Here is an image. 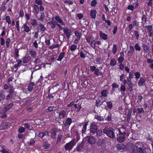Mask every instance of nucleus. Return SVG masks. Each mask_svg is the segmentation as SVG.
Here are the masks:
<instances>
[{
  "label": "nucleus",
  "instance_id": "obj_1",
  "mask_svg": "<svg viewBox=\"0 0 153 153\" xmlns=\"http://www.w3.org/2000/svg\"><path fill=\"white\" fill-rule=\"evenodd\" d=\"M103 132L110 138L113 139L115 138L114 129L111 127H105L103 129Z\"/></svg>",
  "mask_w": 153,
  "mask_h": 153
},
{
  "label": "nucleus",
  "instance_id": "obj_2",
  "mask_svg": "<svg viewBox=\"0 0 153 153\" xmlns=\"http://www.w3.org/2000/svg\"><path fill=\"white\" fill-rule=\"evenodd\" d=\"M126 149L130 153H137L136 150L135 146L131 143H129L126 145Z\"/></svg>",
  "mask_w": 153,
  "mask_h": 153
},
{
  "label": "nucleus",
  "instance_id": "obj_3",
  "mask_svg": "<svg viewBox=\"0 0 153 153\" xmlns=\"http://www.w3.org/2000/svg\"><path fill=\"white\" fill-rule=\"evenodd\" d=\"M76 143L73 140L69 143H67L65 146L64 148L66 150L70 151L72 148L75 145Z\"/></svg>",
  "mask_w": 153,
  "mask_h": 153
},
{
  "label": "nucleus",
  "instance_id": "obj_4",
  "mask_svg": "<svg viewBox=\"0 0 153 153\" xmlns=\"http://www.w3.org/2000/svg\"><path fill=\"white\" fill-rule=\"evenodd\" d=\"M13 103H11L8 105H6L0 111V113L1 114H4L7 111L10 109L13 106Z\"/></svg>",
  "mask_w": 153,
  "mask_h": 153
},
{
  "label": "nucleus",
  "instance_id": "obj_5",
  "mask_svg": "<svg viewBox=\"0 0 153 153\" xmlns=\"http://www.w3.org/2000/svg\"><path fill=\"white\" fill-rule=\"evenodd\" d=\"M88 143L91 144H94L96 143L94 137L92 136H88L85 137Z\"/></svg>",
  "mask_w": 153,
  "mask_h": 153
},
{
  "label": "nucleus",
  "instance_id": "obj_6",
  "mask_svg": "<svg viewBox=\"0 0 153 153\" xmlns=\"http://www.w3.org/2000/svg\"><path fill=\"white\" fill-rule=\"evenodd\" d=\"M135 146L136 147L137 152H138L140 150H141L143 148V146L141 142H137L135 143Z\"/></svg>",
  "mask_w": 153,
  "mask_h": 153
},
{
  "label": "nucleus",
  "instance_id": "obj_7",
  "mask_svg": "<svg viewBox=\"0 0 153 153\" xmlns=\"http://www.w3.org/2000/svg\"><path fill=\"white\" fill-rule=\"evenodd\" d=\"M97 125L93 123H92L91 125L90 131L93 133H95L97 131Z\"/></svg>",
  "mask_w": 153,
  "mask_h": 153
},
{
  "label": "nucleus",
  "instance_id": "obj_8",
  "mask_svg": "<svg viewBox=\"0 0 153 153\" xmlns=\"http://www.w3.org/2000/svg\"><path fill=\"white\" fill-rule=\"evenodd\" d=\"M64 33L66 34V36L68 39L69 38L70 35H71V32L70 30L67 28H63Z\"/></svg>",
  "mask_w": 153,
  "mask_h": 153
},
{
  "label": "nucleus",
  "instance_id": "obj_9",
  "mask_svg": "<svg viewBox=\"0 0 153 153\" xmlns=\"http://www.w3.org/2000/svg\"><path fill=\"white\" fill-rule=\"evenodd\" d=\"M127 80L128 81L127 84L128 85L127 88V89L130 91H132L133 84L131 83V80L128 79Z\"/></svg>",
  "mask_w": 153,
  "mask_h": 153
},
{
  "label": "nucleus",
  "instance_id": "obj_10",
  "mask_svg": "<svg viewBox=\"0 0 153 153\" xmlns=\"http://www.w3.org/2000/svg\"><path fill=\"white\" fill-rule=\"evenodd\" d=\"M9 126V125L8 123H3L0 126V129L2 130L6 129Z\"/></svg>",
  "mask_w": 153,
  "mask_h": 153
},
{
  "label": "nucleus",
  "instance_id": "obj_11",
  "mask_svg": "<svg viewBox=\"0 0 153 153\" xmlns=\"http://www.w3.org/2000/svg\"><path fill=\"white\" fill-rule=\"evenodd\" d=\"M66 112L67 111L64 110H62L60 111L59 113V118L61 119L64 118Z\"/></svg>",
  "mask_w": 153,
  "mask_h": 153
},
{
  "label": "nucleus",
  "instance_id": "obj_12",
  "mask_svg": "<svg viewBox=\"0 0 153 153\" xmlns=\"http://www.w3.org/2000/svg\"><path fill=\"white\" fill-rule=\"evenodd\" d=\"M116 147L118 150H122L126 149V146L123 144H117L116 145Z\"/></svg>",
  "mask_w": 153,
  "mask_h": 153
},
{
  "label": "nucleus",
  "instance_id": "obj_13",
  "mask_svg": "<svg viewBox=\"0 0 153 153\" xmlns=\"http://www.w3.org/2000/svg\"><path fill=\"white\" fill-rule=\"evenodd\" d=\"M146 81V79L143 77H141L138 83V85L139 86H141L143 85Z\"/></svg>",
  "mask_w": 153,
  "mask_h": 153
},
{
  "label": "nucleus",
  "instance_id": "obj_14",
  "mask_svg": "<svg viewBox=\"0 0 153 153\" xmlns=\"http://www.w3.org/2000/svg\"><path fill=\"white\" fill-rule=\"evenodd\" d=\"M125 135H123L122 136H120L118 137L117 139V140L119 143H122L125 140Z\"/></svg>",
  "mask_w": 153,
  "mask_h": 153
},
{
  "label": "nucleus",
  "instance_id": "obj_15",
  "mask_svg": "<svg viewBox=\"0 0 153 153\" xmlns=\"http://www.w3.org/2000/svg\"><path fill=\"white\" fill-rule=\"evenodd\" d=\"M72 123V120L71 118H68L67 119L66 122L64 123V125L65 126H68L71 125Z\"/></svg>",
  "mask_w": 153,
  "mask_h": 153
},
{
  "label": "nucleus",
  "instance_id": "obj_16",
  "mask_svg": "<svg viewBox=\"0 0 153 153\" xmlns=\"http://www.w3.org/2000/svg\"><path fill=\"white\" fill-rule=\"evenodd\" d=\"M22 27L24 28V30L26 32H28L30 30L29 27L27 25L26 23H25L22 26Z\"/></svg>",
  "mask_w": 153,
  "mask_h": 153
},
{
  "label": "nucleus",
  "instance_id": "obj_17",
  "mask_svg": "<svg viewBox=\"0 0 153 153\" xmlns=\"http://www.w3.org/2000/svg\"><path fill=\"white\" fill-rule=\"evenodd\" d=\"M149 150L147 148H143L141 150H140L138 152V153H149Z\"/></svg>",
  "mask_w": 153,
  "mask_h": 153
},
{
  "label": "nucleus",
  "instance_id": "obj_18",
  "mask_svg": "<svg viewBox=\"0 0 153 153\" xmlns=\"http://www.w3.org/2000/svg\"><path fill=\"white\" fill-rule=\"evenodd\" d=\"M39 25V26L37 28L39 30H40L41 31H44L46 30L45 27L43 24H40Z\"/></svg>",
  "mask_w": 153,
  "mask_h": 153
},
{
  "label": "nucleus",
  "instance_id": "obj_19",
  "mask_svg": "<svg viewBox=\"0 0 153 153\" xmlns=\"http://www.w3.org/2000/svg\"><path fill=\"white\" fill-rule=\"evenodd\" d=\"M34 84L33 82H30L29 85V86L27 88L28 90L29 91H32L33 88V87L34 85Z\"/></svg>",
  "mask_w": 153,
  "mask_h": 153
},
{
  "label": "nucleus",
  "instance_id": "obj_20",
  "mask_svg": "<svg viewBox=\"0 0 153 153\" xmlns=\"http://www.w3.org/2000/svg\"><path fill=\"white\" fill-rule=\"evenodd\" d=\"M55 19L58 22L60 23L62 25H65V24L63 23L62 20L58 16H56L55 17Z\"/></svg>",
  "mask_w": 153,
  "mask_h": 153
},
{
  "label": "nucleus",
  "instance_id": "obj_21",
  "mask_svg": "<svg viewBox=\"0 0 153 153\" xmlns=\"http://www.w3.org/2000/svg\"><path fill=\"white\" fill-rule=\"evenodd\" d=\"M96 11L94 10H92L90 13V16L92 18H95L96 16Z\"/></svg>",
  "mask_w": 153,
  "mask_h": 153
},
{
  "label": "nucleus",
  "instance_id": "obj_22",
  "mask_svg": "<svg viewBox=\"0 0 153 153\" xmlns=\"http://www.w3.org/2000/svg\"><path fill=\"white\" fill-rule=\"evenodd\" d=\"M100 37L103 39H106L107 38V35L104 33H102L101 32H100Z\"/></svg>",
  "mask_w": 153,
  "mask_h": 153
},
{
  "label": "nucleus",
  "instance_id": "obj_23",
  "mask_svg": "<svg viewBox=\"0 0 153 153\" xmlns=\"http://www.w3.org/2000/svg\"><path fill=\"white\" fill-rule=\"evenodd\" d=\"M9 88L10 94L11 95V97H13L14 95V89L12 87H11V86Z\"/></svg>",
  "mask_w": 153,
  "mask_h": 153
},
{
  "label": "nucleus",
  "instance_id": "obj_24",
  "mask_svg": "<svg viewBox=\"0 0 153 153\" xmlns=\"http://www.w3.org/2000/svg\"><path fill=\"white\" fill-rule=\"evenodd\" d=\"M94 74L97 76H99V75L102 76L103 73L100 72L99 69L97 68L95 71Z\"/></svg>",
  "mask_w": 153,
  "mask_h": 153
},
{
  "label": "nucleus",
  "instance_id": "obj_25",
  "mask_svg": "<svg viewBox=\"0 0 153 153\" xmlns=\"http://www.w3.org/2000/svg\"><path fill=\"white\" fill-rule=\"evenodd\" d=\"M103 102L101 101L100 100H97L96 102V105L97 107H99L102 104Z\"/></svg>",
  "mask_w": 153,
  "mask_h": 153
},
{
  "label": "nucleus",
  "instance_id": "obj_26",
  "mask_svg": "<svg viewBox=\"0 0 153 153\" xmlns=\"http://www.w3.org/2000/svg\"><path fill=\"white\" fill-rule=\"evenodd\" d=\"M30 57H29L25 56L22 59L23 62L25 63L28 62L30 60Z\"/></svg>",
  "mask_w": 153,
  "mask_h": 153
},
{
  "label": "nucleus",
  "instance_id": "obj_27",
  "mask_svg": "<svg viewBox=\"0 0 153 153\" xmlns=\"http://www.w3.org/2000/svg\"><path fill=\"white\" fill-rule=\"evenodd\" d=\"M56 109V107L53 106H50L46 109V110L50 112L52 111L53 110H55Z\"/></svg>",
  "mask_w": 153,
  "mask_h": 153
},
{
  "label": "nucleus",
  "instance_id": "obj_28",
  "mask_svg": "<svg viewBox=\"0 0 153 153\" xmlns=\"http://www.w3.org/2000/svg\"><path fill=\"white\" fill-rule=\"evenodd\" d=\"M16 61L18 62L17 63L15 64L14 65V68H17L19 64H21L22 62V60H21L17 59Z\"/></svg>",
  "mask_w": 153,
  "mask_h": 153
},
{
  "label": "nucleus",
  "instance_id": "obj_29",
  "mask_svg": "<svg viewBox=\"0 0 153 153\" xmlns=\"http://www.w3.org/2000/svg\"><path fill=\"white\" fill-rule=\"evenodd\" d=\"M64 55L65 53H60L58 58L57 59V60L58 61H61L64 56Z\"/></svg>",
  "mask_w": 153,
  "mask_h": 153
},
{
  "label": "nucleus",
  "instance_id": "obj_30",
  "mask_svg": "<svg viewBox=\"0 0 153 153\" xmlns=\"http://www.w3.org/2000/svg\"><path fill=\"white\" fill-rule=\"evenodd\" d=\"M31 24L34 27H36L37 25V22L35 19H32L31 20Z\"/></svg>",
  "mask_w": 153,
  "mask_h": 153
},
{
  "label": "nucleus",
  "instance_id": "obj_31",
  "mask_svg": "<svg viewBox=\"0 0 153 153\" xmlns=\"http://www.w3.org/2000/svg\"><path fill=\"white\" fill-rule=\"evenodd\" d=\"M142 47L143 50L146 52L148 53L149 52V48L148 46L145 45H143Z\"/></svg>",
  "mask_w": 153,
  "mask_h": 153
},
{
  "label": "nucleus",
  "instance_id": "obj_32",
  "mask_svg": "<svg viewBox=\"0 0 153 153\" xmlns=\"http://www.w3.org/2000/svg\"><path fill=\"white\" fill-rule=\"evenodd\" d=\"M45 14L43 12L41 13V16L40 18H38V19L41 21H42L45 18Z\"/></svg>",
  "mask_w": 153,
  "mask_h": 153
},
{
  "label": "nucleus",
  "instance_id": "obj_33",
  "mask_svg": "<svg viewBox=\"0 0 153 153\" xmlns=\"http://www.w3.org/2000/svg\"><path fill=\"white\" fill-rule=\"evenodd\" d=\"M74 107L76 108H78L77 110V112H79L81 108H82V107L81 106V105L80 104H78V106L77 105V104H74Z\"/></svg>",
  "mask_w": 153,
  "mask_h": 153
},
{
  "label": "nucleus",
  "instance_id": "obj_34",
  "mask_svg": "<svg viewBox=\"0 0 153 153\" xmlns=\"http://www.w3.org/2000/svg\"><path fill=\"white\" fill-rule=\"evenodd\" d=\"M116 63V62L114 59H112L111 61L110 64L112 66H114Z\"/></svg>",
  "mask_w": 153,
  "mask_h": 153
},
{
  "label": "nucleus",
  "instance_id": "obj_35",
  "mask_svg": "<svg viewBox=\"0 0 153 153\" xmlns=\"http://www.w3.org/2000/svg\"><path fill=\"white\" fill-rule=\"evenodd\" d=\"M152 25H147L145 26V27L146 28L148 31H152V29L153 28Z\"/></svg>",
  "mask_w": 153,
  "mask_h": 153
},
{
  "label": "nucleus",
  "instance_id": "obj_36",
  "mask_svg": "<svg viewBox=\"0 0 153 153\" xmlns=\"http://www.w3.org/2000/svg\"><path fill=\"white\" fill-rule=\"evenodd\" d=\"M34 8L35 10V13L37 14L39 11V9L36 5H34Z\"/></svg>",
  "mask_w": 153,
  "mask_h": 153
},
{
  "label": "nucleus",
  "instance_id": "obj_37",
  "mask_svg": "<svg viewBox=\"0 0 153 153\" xmlns=\"http://www.w3.org/2000/svg\"><path fill=\"white\" fill-rule=\"evenodd\" d=\"M117 50V48L116 45L115 44L114 45L112 49V52L114 54H115L116 53Z\"/></svg>",
  "mask_w": 153,
  "mask_h": 153
},
{
  "label": "nucleus",
  "instance_id": "obj_38",
  "mask_svg": "<svg viewBox=\"0 0 153 153\" xmlns=\"http://www.w3.org/2000/svg\"><path fill=\"white\" fill-rule=\"evenodd\" d=\"M107 107L109 108H111L112 107V105L111 101H108L107 102Z\"/></svg>",
  "mask_w": 153,
  "mask_h": 153
},
{
  "label": "nucleus",
  "instance_id": "obj_39",
  "mask_svg": "<svg viewBox=\"0 0 153 153\" xmlns=\"http://www.w3.org/2000/svg\"><path fill=\"white\" fill-rule=\"evenodd\" d=\"M30 54L33 57H35L36 52L34 51L31 50L30 51Z\"/></svg>",
  "mask_w": 153,
  "mask_h": 153
},
{
  "label": "nucleus",
  "instance_id": "obj_40",
  "mask_svg": "<svg viewBox=\"0 0 153 153\" xmlns=\"http://www.w3.org/2000/svg\"><path fill=\"white\" fill-rule=\"evenodd\" d=\"M62 137V135H59L58 136V137L57 138L56 140V143H58L61 141V139Z\"/></svg>",
  "mask_w": 153,
  "mask_h": 153
},
{
  "label": "nucleus",
  "instance_id": "obj_41",
  "mask_svg": "<svg viewBox=\"0 0 153 153\" xmlns=\"http://www.w3.org/2000/svg\"><path fill=\"white\" fill-rule=\"evenodd\" d=\"M86 126L87 125L86 124H85L83 126L82 129V134L85 133V132L86 131Z\"/></svg>",
  "mask_w": 153,
  "mask_h": 153
},
{
  "label": "nucleus",
  "instance_id": "obj_42",
  "mask_svg": "<svg viewBox=\"0 0 153 153\" xmlns=\"http://www.w3.org/2000/svg\"><path fill=\"white\" fill-rule=\"evenodd\" d=\"M131 112H129L127 116V121L128 123H129L130 119V116L131 115Z\"/></svg>",
  "mask_w": 153,
  "mask_h": 153
},
{
  "label": "nucleus",
  "instance_id": "obj_43",
  "mask_svg": "<svg viewBox=\"0 0 153 153\" xmlns=\"http://www.w3.org/2000/svg\"><path fill=\"white\" fill-rule=\"evenodd\" d=\"M77 48V46L74 45H72L71 48L70 50L71 51L75 50Z\"/></svg>",
  "mask_w": 153,
  "mask_h": 153
},
{
  "label": "nucleus",
  "instance_id": "obj_44",
  "mask_svg": "<svg viewBox=\"0 0 153 153\" xmlns=\"http://www.w3.org/2000/svg\"><path fill=\"white\" fill-rule=\"evenodd\" d=\"M5 97L4 94L0 92V102H1L2 100L4 99Z\"/></svg>",
  "mask_w": 153,
  "mask_h": 153
},
{
  "label": "nucleus",
  "instance_id": "obj_45",
  "mask_svg": "<svg viewBox=\"0 0 153 153\" xmlns=\"http://www.w3.org/2000/svg\"><path fill=\"white\" fill-rule=\"evenodd\" d=\"M19 52V50L18 49H16L15 50V57H16L17 58H18L19 56V55L18 54Z\"/></svg>",
  "mask_w": 153,
  "mask_h": 153
},
{
  "label": "nucleus",
  "instance_id": "obj_46",
  "mask_svg": "<svg viewBox=\"0 0 153 153\" xmlns=\"http://www.w3.org/2000/svg\"><path fill=\"white\" fill-rule=\"evenodd\" d=\"M6 22L8 23V24H10L11 23V21L10 18L9 16H7L6 17Z\"/></svg>",
  "mask_w": 153,
  "mask_h": 153
},
{
  "label": "nucleus",
  "instance_id": "obj_47",
  "mask_svg": "<svg viewBox=\"0 0 153 153\" xmlns=\"http://www.w3.org/2000/svg\"><path fill=\"white\" fill-rule=\"evenodd\" d=\"M96 118L98 120L100 121H102L104 120V119L102 117L98 116L96 117Z\"/></svg>",
  "mask_w": 153,
  "mask_h": 153
},
{
  "label": "nucleus",
  "instance_id": "obj_48",
  "mask_svg": "<svg viewBox=\"0 0 153 153\" xmlns=\"http://www.w3.org/2000/svg\"><path fill=\"white\" fill-rule=\"evenodd\" d=\"M50 146V144H49L48 142H46L45 143L44 147L45 149H47Z\"/></svg>",
  "mask_w": 153,
  "mask_h": 153
},
{
  "label": "nucleus",
  "instance_id": "obj_49",
  "mask_svg": "<svg viewBox=\"0 0 153 153\" xmlns=\"http://www.w3.org/2000/svg\"><path fill=\"white\" fill-rule=\"evenodd\" d=\"M101 94L102 96L106 97L107 95L106 90H103L101 92Z\"/></svg>",
  "mask_w": 153,
  "mask_h": 153
},
{
  "label": "nucleus",
  "instance_id": "obj_50",
  "mask_svg": "<svg viewBox=\"0 0 153 153\" xmlns=\"http://www.w3.org/2000/svg\"><path fill=\"white\" fill-rule=\"evenodd\" d=\"M10 39L9 38L7 39L6 41V45L7 47H8L9 46L10 42Z\"/></svg>",
  "mask_w": 153,
  "mask_h": 153
},
{
  "label": "nucleus",
  "instance_id": "obj_51",
  "mask_svg": "<svg viewBox=\"0 0 153 153\" xmlns=\"http://www.w3.org/2000/svg\"><path fill=\"white\" fill-rule=\"evenodd\" d=\"M135 49L136 50L140 51V48L138 44H136L134 46Z\"/></svg>",
  "mask_w": 153,
  "mask_h": 153
},
{
  "label": "nucleus",
  "instance_id": "obj_52",
  "mask_svg": "<svg viewBox=\"0 0 153 153\" xmlns=\"http://www.w3.org/2000/svg\"><path fill=\"white\" fill-rule=\"evenodd\" d=\"M25 129H29L30 127L29 124L27 123H24V124Z\"/></svg>",
  "mask_w": 153,
  "mask_h": 153
},
{
  "label": "nucleus",
  "instance_id": "obj_53",
  "mask_svg": "<svg viewBox=\"0 0 153 153\" xmlns=\"http://www.w3.org/2000/svg\"><path fill=\"white\" fill-rule=\"evenodd\" d=\"M95 43L96 42L94 40H92V41L91 42V45L92 47L94 48H95L96 46Z\"/></svg>",
  "mask_w": 153,
  "mask_h": 153
},
{
  "label": "nucleus",
  "instance_id": "obj_54",
  "mask_svg": "<svg viewBox=\"0 0 153 153\" xmlns=\"http://www.w3.org/2000/svg\"><path fill=\"white\" fill-rule=\"evenodd\" d=\"M25 128L23 127H21L19 128V131L20 133H22L24 132L25 131Z\"/></svg>",
  "mask_w": 153,
  "mask_h": 153
},
{
  "label": "nucleus",
  "instance_id": "obj_55",
  "mask_svg": "<svg viewBox=\"0 0 153 153\" xmlns=\"http://www.w3.org/2000/svg\"><path fill=\"white\" fill-rule=\"evenodd\" d=\"M97 68H96V67L94 66H90V69L91 71H95V70L97 69Z\"/></svg>",
  "mask_w": 153,
  "mask_h": 153
},
{
  "label": "nucleus",
  "instance_id": "obj_56",
  "mask_svg": "<svg viewBox=\"0 0 153 153\" xmlns=\"http://www.w3.org/2000/svg\"><path fill=\"white\" fill-rule=\"evenodd\" d=\"M137 110L139 114H140L142 112H144V111L143 108H138L137 109Z\"/></svg>",
  "mask_w": 153,
  "mask_h": 153
},
{
  "label": "nucleus",
  "instance_id": "obj_57",
  "mask_svg": "<svg viewBox=\"0 0 153 153\" xmlns=\"http://www.w3.org/2000/svg\"><path fill=\"white\" fill-rule=\"evenodd\" d=\"M97 3V1L96 0H93L91 2V5L92 6H95Z\"/></svg>",
  "mask_w": 153,
  "mask_h": 153
},
{
  "label": "nucleus",
  "instance_id": "obj_58",
  "mask_svg": "<svg viewBox=\"0 0 153 153\" xmlns=\"http://www.w3.org/2000/svg\"><path fill=\"white\" fill-rule=\"evenodd\" d=\"M127 8L128 10L132 11L134 10V6L132 5H129L127 7Z\"/></svg>",
  "mask_w": 153,
  "mask_h": 153
},
{
  "label": "nucleus",
  "instance_id": "obj_59",
  "mask_svg": "<svg viewBox=\"0 0 153 153\" xmlns=\"http://www.w3.org/2000/svg\"><path fill=\"white\" fill-rule=\"evenodd\" d=\"M56 135V133L55 132L53 131V132H51V137L53 138H55Z\"/></svg>",
  "mask_w": 153,
  "mask_h": 153
},
{
  "label": "nucleus",
  "instance_id": "obj_60",
  "mask_svg": "<svg viewBox=\"0 0 153 153\" xmlns=\"http://www.w3.org/2000/svg\"><path fill=\"white\" fill-rule=\"evenodd\" d=\"M35 2L38 4L41 5L42 4V1L41 0H36Z\"/></svg>",
  "mask_w": 153,
  "mask_h": 153
},
{
  "label": "nucleus",
  "instance_id": "obj_61",
  "mask_svg": "<svg viewBox=\"0 0 153 153\" xmlns=\"http://www.w3.org/2000/svg\"><path fill=\"white\" fill-rule=\"evenodd\" d=\"M113 88H118L119 85L115 83H113L112 85Z\"/></svg>",
  "mask_w": 153,
  "mask_h": 153
},
{
  "label": "nucleus",
  "instance_id": "obj_62",
  "mask_svg": "<svg viewBox=\"0 0 153 153\" xmlns=\"http://www.w3.org/2000/svg\"><path fill=\"white\" fill-rule=\"evenodd\" d=\"M140 73L138 72H137L135 74V77L137 79H138L140 77Z\"/></svg>",
  "mask_w": 153,
  "mask_h": 153
},
{
  "label": "nucleus",
  "instance_id": "obj_63",
  "mask_svg": "<svg viewBox=\"0 0 153 153\" xmlns=\"http://www.w3.org/2000/svg\"><path fill=\"white\" fill-rule=\"evenodd\" d=\"M124 59V58L122 57H120L118 59V61L120 63H121L123 61Z\"/></svg>",
  "mask_w": 153,
  "mask_h": 153
},
{
  "label": "nucleus",
  "instance_id": "obj_64",
  "mask_svg": "<svg viewBox=\"0 0 153 153\" xmlns=\"http://www.w3.org/2000/svg\"><path fill=\"white\" fill-rule=\"evenodd\" d=\"M1 152L2 153H11L10 151H7L4 149H3Z\"/></svg>",
  "mask_w": 153,
  "mask_h": 153
}]
</instances>
